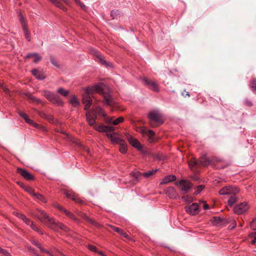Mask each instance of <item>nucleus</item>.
Returning a JSON list of instances; mask_svg holds the SVG:
<instances>
[{"label":"nucleus","mask_w":256,"mask_h":256,"mask_svg":"<svg viewBox=\"0 0 256 256\" xmlns=\"http://www.w3.org/2000/svg\"><path fill=\"white\" fill-rule=\"evenodd\" d=\"M25 37L28 41L30 40V34L28 30V27L22 28Z\"/></svg>","instance_id":"4c0bfd02"},{"label":"nucleus","mask_w":256,"mask_h":256,"mask_svg":"<svg viewBox=\"0 0 256 256\" xmlns=\"http://www.w3.org/2000/svg\"><path fill=\"white\" fill-rule=\"evenodd\" d=\"M30 226L34 230L36 231L38 233L40 234H43V232H42V230L38 228L34 224L33 222H32V224H30Z\"/></svg>","instance_id":"a19ab883"},{"label":"nucleus","mask_w":256,"mask_h":256,"mask_svg":"<svg viewBox=\"0 0 256 256\" xmlns=\"http://www.w3.org/2000/svg\"><path fill=\"white\" fill-rule=\"evenodd\" d=\"M78 215L82 217V218L85 219L86 220L88 221V222L90 224L96 226V227H99L100 226V224H98V222H95L94 220H93L92 219H91L90 218H88L85 214H84V213H80L78 214Z\"/></svg>","instance_id":"b1692460"},{"label":"nucleus","mask_w":256,"mask_h":256,"mask_svg":"<svg viewBox=\"0 0 256 256\" xmlns=\"http://www.w3.org/2000/svg\"><path fill=\"white\" fill-rule=\"evenodd\" d=\"M120 13L118 10H112L110 13V16L112 19L116 18Z\"/></svg>","instance_id":"a18cd8bd"},{"label":"nucleus","mask_w":256,"mask_h":256,"mask_svg":"<svg viewBox=\"0 0 256 256\" xmlns=\"http://www.w3.org/2000/svg\"><path fill=\"white\" fill-rule=\"evenodd\" d=\"M68 218H70V219L74 220V222H76V223L79 222L78 220L75 216L71 212L70 214L67 216Z\"/></svg>","instance_id":"3c124183"},{"label":"nucleus","mask_w":256,"mask_h":256,"mask_svg":"<svg viewBox=\"0 0 256 256\" xmlns=\"http://www.w3.org/2000/svg\"><path fill=\"white\" fill-rule=\"evenodd\" d=\"M200 206L198 204L194 202L191 205L186 206L184 209L186 212L191 215L194 216L198 213V210Z\"/></svg>","instance_id":"9d476101"},{"label":"nucleus","mask_w":256,"mask_h":256,"mask_svg":"<svg viewBox=\"0 0 256 256\" xmlns=\"http://www.w3.org/2000/svg\"><path fill=\"white\" fill-rule=\"evenodd\" d=\"M20 186L25 191L29 193L32 196H34V195L35 194V192L32 188L24 186L23 184L20 185Z\"/></svg>","instance_id":"72a5a7b5"},{"label":"nucleus","mask_w":256,"mask_h":256,"mask_svg":"<svg viewBox=\"0 0 256 256\" xmlns=\"http://www.w3.org/2000/svg\"><path fill=\"white\" fill-rule=\"evenodd\" d=\"M204 188V186L203 185H200L198 186L194 194L196 195L198 194Z\"/></svg>","instance_id":"de8ad7c7"},{"label":"nucleus","mask_w":256,"mask_h":256,"mask_svg":"<svg viewBox=\"0 0 256 256\" xmlns=\"http://www.w3.org/2000/svg\"><path fill=\"white\" fill-rule=\"evenodd\" d=\"M17 172L26 180H34V176L25 169L18 168Z\"/></svg>","instance_id":"dca6fc26"},{"label":"nucleus","mask_w":256,"mask_h":256,"mask_svg":"<svg viewBox=\"0 0 256 256\" xmlns=\"http://www.w3.org/2000/svg\"><path fill=\"white\" fill-rule=\"evenodd\" d=\"M64 1H52V4L56 6L57 7L60 8L64 10H66V8L64 6V4L65 2H64ZM66 2L67 4H68V1H64Z\"/></svg>","instance_id":"c85d7f7f"},{"label":"nucleus","mask_w":256,"mask_h":256,"mask_svg":"<svg viewBox=\"0 0 256 256\" xmlns=\"http://www.w3.org/2000/svg\"><path fill=\"white\" fill-rule=\"evenodd\" d=\"M94 111L96 112V114L98 113V114L102 116H106L103 109L100 107L96 108V110Z\"/></svg>","instance_id":"c03bdc74"},{"label":"nucleus","mask_w":256,"mask_h":256,"mask_svg":"<svg viewBox=\"0 0 256 256\" xmlns=\"http://www.w3.org/2000/svg\"><path fill=\"white\" fill-rule=\"evenodd\" d=\"M14 214L18 218H20L22 220H23L26 216L24 214L19 212H14Z\"/></svg>","instance_id":"09e8293b"},{"label":"nucleus","mask_w":256,"mask_h":256,"mask_svg":"<svg viewBox=\"0 0 256 256\" xmlns=\"http://www.w3.org/2000/svg\"><path fill=\"white\" fill-rule=\"evenodd\" d=\"M238 192L239 190L238 188H234L230 186H228L222 188L219 191V194L221 195L236 194L238 193Z\"/></svg>","instance_id":"6e6552de"},{"label":"nucleus","mask_w":256,"mask_h":256,"mask_svg":"<svg viewBox=\"0 0 256 256\" xmlns=\"http://www.w3.org/2000/svg\"><path fill=\"white\" fill-rule=\"evenodd\" d=\"M26 122L28 123V124H34V126H35V127H37L38 126V124L34 123V121L32 120H30V118H28L27 120H26Z\"/></svg>","instance_id":"4d7b16f0"},{"label":"nucleus","mask_w":256,"mask_h":256,"mask_svg":"<svg viewBox=\"0 0 256 256\" xmlns=\"http://www.w3.org/2000/svg\"><path fill=\"white\" fill-rule=\"evenodd\" d=\"M166 192L170 198L176 199L178 198V194L174 187H168L166 190Z\"/></svg>","instance_id":"a211bd4d"},{"label":"nucleus","mask_w":256,"mask_h":256,"mask_svg":"<svg viewBox=\"0 0 256 256\" xmlns=\"http://www.w3.org/2000/svg\"><path fill=\"white\" fill-rule=\"evenodd\" d=\"M44 95L50 102L56 106H62L64 104L63 101L58 95L50 91L44 90Z\"/></svg>","instance_id":"7ed1b4c3"},{"label":"nucleus","mask_w":256,"mask_h":256,"mask_svg":"<svg viewBox=\"0 0 256 256\" xmlns=\"http://www.w3.org/2000/svg\"><path fill=\"white\" fill-rule=\"evenodd\" d=\"M57 92L61 95L66 96L69 94L70 92L68 90H64L62 88H60L57 90Z\"/></svg>","instance_id":"e433bc0d"},{"label":"nucleus","mask_w":256,"mask_h":256,"mask_svg":"<svg viewBox=\"0 0 256 256\" xmlns=\"http://www.w3.org/2000/svg\"><path fill=\"white\" fill-rule=\"evenodd\" d=\"M124 121V118L122 116H120L116 120L112 121V124L114 125H118L120 123Z\"/></svg>","instance_id":"37998d69"},{"label":"nucleus","mask_w":256,"mask_h":256,"mask_svg":"<svg viewBox=\"0 0 256 256\" xmlns=\"http://www.w3.org/2000/svg\"><path fill=\"white\" fill-rule=\"evenodd\" d=\"M148 118L152 122L159 124L164 123L162 114L158 110H150L148 114Z\"/></svg>","instance_id":"20e7f679"},{"label":"nucleus","mask_w":256,"mask_h":256,"mask_svg":"<svg viewBox=\"0 0 256 256\" xmlns=\"http://www.w3.org/2000/svg\"><path fill=\"white\" fill-rule=\"evenodd\" d=\"M86 120L90 126H94L96 118V112L94 111H88L86 113Z\"/></svg>","instance_id":"ddd939ff"},{"label":"nucleus","mask_w":256,"mask_h":256,"mask_svg":"<svg viewBox=\"0 0 256 256\" xmlns=\"http://www.w3.org/2000/svg\"><path fill=\"white\" fill-rule=\"evenodd\" d=\"M36 216L42 222H49L50 223L53 222V219L49 218L48 216L42 210H38Z\"/></svg>","instance_id":"f8f14e48"},{"label":"nucleus","mask_w":256,"mask_h":256,"mask_svg":"<svg viewBox=\"0 0 256 256\" xmlns=\"http://www.w3.org/2000/svg\"><path fill=\"white\" fill-rule=\"evenodd\" d=\"M158 170V169H156L154 170L148 171V172H142V176L146 178H149L150 176H152L154 172H157Z\"/></svg>","instance_id":"ea45409f"},{"label":"nucleus","mask_w":256,"mask_h":256,"mask_svg":"<svg viewBox=\"0 0 256 256\" xmlns=\"http://www.w3.org/2000/svg\"><path fill=\"white\" fill-rule=\"evenodd\" d=\"M249 208L248 202H244L236 205L234 208V210L235 214H241L247 212Z\"/></svg>","instance_id":"0eeeda50"},{"label":"nucleus","mask_w":256,"mask_h":256,"mask_svg":"<svg viewBox=\"0 0 256 256\" xmlns=\"http://www.w3.org/2000/svg\"><path fill=\"white\" fill-rule=\"evenodd\" d=\"M50 60H51V62L54 66H56V64L54 60V58H52V57H51L50 58Z\"/></svg>","instance_id":"338daca9"},{"label":"nucleus","mask_w":256,"mask_h":256,"mask_svg":"<svg viewBox=\"0 0 256 256\" xmlns=\"http://www.w3.org/2000/svg\"><path fill=\"white\" fill-rule=\"evenodd\" d=\"M96 130L100 132H106L108 133H112L115 128L114 126H108L100 125L96 127Z\"/></svg>","instance_id":"f3484780"},{"label":"nucleus","mask_w":256,"mask_h":256,"mask_svg":"<svg viewBox=\"0 0 256 256\" xmlns=\"http://www.w3.org/2000/svg\"><path fill=\"white\" fill-rule=\"evenodd\" d=\"M198 204L200 206L202 204L203 205V208L204 210H208L209 208V206L206 203V202H200L199 203H198Z\"/></svg>","instance_id":"6e6d98bb"},{"label":"nucleus","mask_w":256,"mask_h":256,"mask_svg":"<svg viewBox=\"0 0 256 256\" xmlns=\"http://www.w3.org/2000/svg\"><path fill=\"white\" fill-rule=\"evenodd\" d=\"M96 252H98L100 254V255H102V256H105V255L102 252L98 251Z\"/></svg>","instance_id":"774afa93"},{"label":"nucleus","mask_w":256,"mask_h":256,"mask_svg":"<svg viewBox=\"0 0 256 256\" xmlns=\"http://www.w3.org/2000/svg\"><path fill=\"white\" fill-rule=\"evenodd\" d=\"M35 199L38 200L42 202L46 203L48 202L47 198L43 195L38 192H35L34 194L32 196Z\"/></svg>","instance_id":"cd10ccee"},{"label":"nucleus","mask_w":256,"mask_h":256,"mask_svg":"<svg viewBox=\"0 0 256 256\" xmlns=\"http://www.w3.org/2000/svg\"><path fill=\"white\" fill-rule=\"evenodd\" d=\"M210 163V160L207 157L206 154L202 155L200 158L198 162L199 165L204 166H208Z\"/></svg>","instance_id":"4be33fe9"},{"label":"nucleus","mask_w":256,"mask_h":256,"mask_svg":"<svg viewBox=\"0 0 256 256\" xmlns=\"http://www.w3.org/2000/svg\"><path fill=\"white\" fill-rule=\"evenodd\" d=\"M142 80L144 82V85L148 86L150 90L155 92H158L160 91L159 86L156 81L146 78H143Z\"/></svg>","instance_id":"423d86ee"},{"label":"nucleus","mask_w":256,"mask_h":256,"mask_svg":"<svg viewBox=\"0 0 256 256\" xmlns=\"http://www.w3.org/2000/svg\"><path fill=\"white\" fill-rule=\"evenodd\" d=\"M236 194H233L228 200V204L232 206L238 200V198L235 196Z\"/></svg>","instance_id":"c9c22d12"},{"label":"nucleus","mask_w":256,"mask_h":256,"mask_svg":"<svg viewBox=\"0 0 256 256\" xmlns=\"http://www.w3.org/2000/svg\"><path fill=\"white\" fill-rule=\"evenodd\" d=\"M76 4L80 6V8L84 10H87V7L84 4L82 1H76Z\"/></svg>","instance_id":"8fccbe9b"},{"label":"nucleus","mask_w":256,"mask_h":256,"mask_svg":"<svg viewBox=\"0 0 256 256\" xmlns=\"http://www.w3.org/2000/svg\"><path fill=\"white\" fill-rule=\"evenodd\" d=\"M125 136L132 146L138 150H141L142 148V146L140 142L132 136L129 133L126 132L125 133Z\"/></svg>","instance_id":"1a4fd4ad"},{"label":"nucleus","mask_w":256,"mask_h":256,"mask_svg":"<svg viewBox=\"0 0 256 256\" xmlns=\"http://www.w3.org/2000/svg\"><path fill=\"white\" fill-rule=\"evenodd\" d=\"M188 164L190 167H192L196 165H199V164L196 158H192L188 160Z\"/></svg>","instance_id":"58836bf2"},{"label":"nucleus","mask_w":256,"mask_h":256,"mask_svg":"<svg viewBox=\"0 0 256 256\" xmlns=\"http://www.w3.org/2000/svg\"><path fill=\"white\" fill-rule=\"evenodd\" d=\"M70 103L74 107H78L80 106V102L76 96L74 95L70 100Z\"/></svg>","instance_id":"c756f323"},{"label":"nucleus","mask_w":256,"mask_h":256,"mask_svg":"<svg viewBox=\"0 0 256 256\" xmlns=\"http://www.w3.org/2000/svg\"><path fill=\"white\" fill-rule=\"evenodd\" d=\"M9 253L6 250L2 249L0 247V254H4V256H6Z\"/></svg>","instance_id":"bf43d9fd"},{"label":"nucleus","mask_w":256,"mask_h":256,"mask_svg":"<svg viewBox=\"0 0 256 256\" xmlns=\"http://www.w3.org/2000/svg\"><path fill=\"white\" fill-rule=\"evenodd\" d=\"M64 194L66 198L72 199L77 203L82 204L84 202L82 200H80L71 192L66 191Z\"/></svg>","instance_id":"6ab92c4d"},{"label":"nucleus","mask_w":256,"mask_h":256,"mask_svg":"<svg viewBox=\"0 0 256 256\" xmlns=\"http://www.w3.org/2000/svg\"><path fill=\"white\" fill-rule=\"evenodd\" d=\"M140 133L144 136L146 135L148 136V140L150 142H154V136L155 132L152 130H146L145 128H140Z\"/></svg>","instance_id":"2eb2a0df"},{"label":"nucleus","mask_w":256,"mask_h":256,"mask_svg":"<svg viewBox=\"0 0 256 256\" xmlns=\"http://www.w3.org/2000/svg\"><path fill=\"white\" fill-rule=\"evenodd\" d=\"M88 248L91 251H92V252H98L97 250V248H96V246H92V245H88Z\"/></svg>","instance_id":"13d9d810"},{"label":"nucleus","mask_w":256,"mask_h":256,"mask_svg":"<svg viewBox=\"0 0 256 256\" xmlns=\"http://www.w3.org/2000/svg\"><path fill=\"white\" fill-rule=\"evenodd\" d=\"M116 134L115 132L106 134L107 136L110 139L112 143L119 144L120 141H122V140L117 137Z\"/></svg>","instance_id":"5701e85b"},{"label":"nucleus","mask_w":256,"mask_h":256,"mask_svg":"<svg viewBox=\"0 0 256 256\" xmlns=\"http://www.w3.org/2000/svg\"><path fill=\"white\" fill-rule=\"evenodd\" d=\"M251 242L253 244H256V232L254 233V239L252 240Z\"/></svg>","instance_id":"69168bd1"},{"label":"nucleus","mask_w":256,"mask_h":256,"mask_svg":"<svg viewBox=\"0 0 256 256\" xmlns=\"http://www.w3.org/2000/svg\"><path fill=\"white\" fill-rule=\"evenodd\" d=\"M18 14L22 28L28 27L27 20L25 16L20 11L18 12Z\"/></svg>","instance_id":"aec40b11"},{"label":"nucleus","mask_w":256,"mask_h":256,"mask_svg":"<svg viewBox=\"0 0 256 256\" xmlns=\"http://www.w3.org/2000/svg\"><path fill=\"white\" fill-rule=\"evenodd\" d=\"M244 103L245 106H252V102L248 99L244 100Z\"/></svg>","instance_id":"5fc2aeb1"},{"label":"nucleus","mask_w":256,"mask_h":256,"mask_svg":"<svg viewBox=\"0 0 256 256\" xmlns=\"http://www.w3.org/2000/svg\"><path fill=\"white\" fill-rule=\"evenodd\" d=\"M32 72L33 76H34L38 80H43L45 78V76L44 75V74L39 72L36 69H34L32 70Z\"/></svg>","instance_id":"a878e982"},{"label":"nucleus","mask_w":256,"mask_h":256,"mask_svg":"<svg viewBox=\"0 0 256 256\" xmlns=\"http://www.w3.org/2000/svg\"><path fill=\"white\" fill-rule=\"evenodd\" d=\"M22 220L28 226H30V224H32V222L30 219L27 218L26 216H25Z\"/></svg>","instance_id":"864d4df0"},{"label":"nucleus","mask_w":256,"mask_h":256,"mask_svg":"<svg viewBox=\"0 0 256 256\" xmlns=\"http://www.w3.org/2000/svg\"><path fill=\"white\" fill-rule=\"evenodd\" d=\"M114 117H110V118H108L106 120V122L109 124H112V121H114Z\"/></svg>","instance_id":"0e129e2a"},{"label":"nucleus","mask_w":256,"mask_h":256,"mask_svg":"<svg viewBox=\"0 0 256 256\" xmlns=\"http://www.w3.org/2000/svg\"><path fill=\"white\" fill-rule=\"evenodd\" d=\"M28 58L34 57V62L35 63L38 62V61L41 60L42 57L37 53L29 54L27 55Z\"/></svg>","instance_id":"473e14b6"},{"label":"nucleus","mask_w":256,"mask_h":256,"mask_svg":"<svg viewBox=\"0 0 256 256\" xmlns=\"http://www.w3.org/2000/svg\"><path fill=\"white\" fill-rule=\"evenodd\" d=\"M20 115L25 120H26L28 118V115L24 112H20Z\"/></svg>","instance_id":"680f3d73"},{"label":"nucleus","mask_w":256,"mask_h":256,"mask_svg":"<svg viewBox=\"0 0 256 256\" xmlns=\"http://www.w3.org/2000/svg\"><path fill=\"white\" fill-rule=\"evenodd\" d=\"M132 176L136 180H138L142 176V173L140 172H136L132 174Z\"/></svg>","instance_id":"49530a36"},{"label":"nucleus","mask_w":256,"mask_h":256,"mask_svg":"<svg viewBox=\"0 0 256 256\" xmlns=\"http://www.w3.org/2000/svg\"><path fill=\"white\" fill-rule=\"evenodd\" d=\"M176 179V176L173 174L168 175L162 180L160 184H165L174 182Z\"/></svg>","instance_id":"412c9836"},{"label":"nucleus","mask_w":256,"mask_h":256,"mask_svg":"<svg viewBox=\"0 0 256 256\" xmlns=\"http://www.w3.org/2000/svg\"><path fill=\"white\" fill-rule=\"evenodd\" d=\"M90 94H92L91 92H87L86 90L85 93L82 95V102L85 104L84 108L85 110L88 109L92 105V99L90 96Z\"/></svg>","instance_id":"9b49d317"},{"label":"nucleus","mask_w":256,"mask_h":256,"mask_svg":"<svg viewBox=\"0 0 256 256\" xmlns=\"http://www.w3.org/2000/svg\"><path fill=\"white\" fill-rule=\"evenodd\" d=\"M249 86L252 91L256 92V78H252L250 82Z\"/></svg>","instance_id":"f704fd0d"},{"label":"nucleus","mask_w":256,"mask_h":256,"mask_svg":"<svg viewBox=\"0 0 256 256\" xmlns=\"http://www.w3.org/2000/svg\"><path fill=\"white\" fill-rule=\"evenodd\" d=\"M118 144L120 146V152L122 154L126 153L127 151V146L125 142L122 140V141H120V142Z\"/></svg>","instance_id":"7c9ffc66"},{"label":"nucleus","mask_w":256,"mask_h":256,"mask_svg":"<svg viewBox=\"0 0 256 256\" xmlns=\"http://www.w3.org/2000/svg\"><path fill=\"white\" fill-rule=\"evenodd\" d=\"M32 243L34 245L36 246L38 248H40V246H41V244H40V243H39V242H37V241L33 240V241L32 242Z\"/></svg>","instance_id":"e2e57ef3"},{"label":"nucleus","mask_w":256,"mask_h":256,"mask_svg":"<svg viewBox=\"0 0 256 256\" xmlns=\"http://www.w3.org/2000/svg\"><path fill=\"white\" fill-rule=\"evenodd\" d=\"M44 95L50 102L56 106H62L64 104L63 101L58 95L50 91L44 90Z\"/></svg>","instance_id":"f03ea898"},{"label":"nucleus","mask_w":256,"mask_h":256,"mask_svg":"<svg viewBox=\"0 0 256 256\" xmlns=\"http://www.w3.org/2000/svg\"><path fill=\"white\" fill-rule=\"evenodd\" d=\"M90 51L94 55H95L96 56V58L98 59L100 62L102 63V64L105 65L107 66H112V64L110 62H107L106 60H105L104 59L102 56L96 50L92 48L90 50Z\"/></svg>","instance_id":"4468645a"},{"label":"nucleus","mask_w":256,"mask_h":256,"mask_svg":"<svg viewBox=\"0 0 256 256\" xmlns=\"http://www.w3.org/2000/svg\"><path fill=\"white\" fill-rule=\"evenodd\" d=\"M104 84L102 83H98L91 86L86 88V90L88 92L102 93L104 98V102L106 104L110 106L114 105V102L109 92H103Z\"/></svg>","instance_id":"f257e3e1"},{"label":"nucleus","mask_w":256,"mask_h":256,"mask_svg":"<svg viewBox=\"0 0 256 256\" xmlns=\"http://www.w3.org/2000/svg\"><path fill=\"white\" fill-rule=\"evenodd\" d=\"M40 250L44 253H46L49 255V256H54V254L52 252H50V251L46 250V249L42 247V246H40L39 248Z\"/></svg>","instance_id":"603ef678"},{"label":"nucleus","mask_w":256,"mask_h":256,"mask_svg":"<svg viewBox=\"0 0 256 256\" xmlns=\"http://www.w3.org/2000/svg\"><path fill=\"white\" fill-rule=\"evenodd\" d=\"M176 186L179 185L181 187V190L182 194L187 193L192 188V184L188 180H182L174 183Z\"/></svg>","instance_id":"39448f33"},{"label":"nucleus","mask_w":256,"mask_h":256,"mask_svg":"<svg viewBox=\"0 0 256 256\" xmlns=\"http://www.w3.org/2000/svg\"><path fill=\"white\" fill-rule=\"evenodd\" d=\"M58 226L62 230H66L67 228L62 224H58Z\"/></svg>","instance_id":"052dcab7"},{"label":"nucleus","mask_w":256,"mask_h":256,"mask_svg":"<svg viewBox=\"0 0 256 256\" xmlns=\"http://www.w3.org/2000/svg\"><path fill=\"white\" fill-rule=\"evenodd\" d=\"M224 220L221 218L220 217H213L212 220V223L217 226H222L224 224Z\"/></svg>","instance_id":"393cba45"},{"label":"nucleus","mask_w":256,"mask_h":256,"mask_svg":"<svg viewBox=\"0 0 256 256\" xmlns=\"http://www.w3.org/2000/svg\"><path fill=\"white\" fill-rule=\"evenodd\" d=\"M111 228L114 232L118 233L122 236L126 238H128V235L126 232H124L123 230L120 229V228L116 227L114 226H111Z\"/></svg>","instance_id":"bb28decb"},{"label":"nucleus","mask_w":256,"mask_h":256,"mask_svg":"<svg viewBox=\"0 0 256 256\" xmlns=\"http://www.w3.org/2000/svg\"><path fill=\"white\" fill-rule=\"evenodd\" d=\"M53 206H55L56 208L61 212L64 213L66 216H68L70 212L69 210L65 209L62 206H60L58 204L54 203L53 204Z\"/></svg>","instance_id":"2f4dec72"},{"label":"nucleus","mask_w":256,"mask_h":256,"mask_svg":"<svg viewBox=\"0 0 256 256\" xmlns=\"http://www.w3.org/2000/svg\"><path fill=\"white\" fill-rule=\"evenodd\" d=\"M182 200L183 201L188 203H190L194 200L192 196L188 195L182 196Z\"/></svg>","instance_id":"79ce46f5"}]
</instances>
